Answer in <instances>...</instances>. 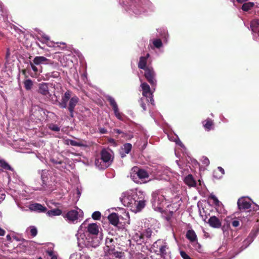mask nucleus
Wrapping results in <instances>:
<instances>
[{"mask_svg": "<svg viewBox=\"0 0 259 259\" xmlns=\"http://www.w3.org/2000/svg\"><path fill=\"white\" fill-rule=\"evenodd\" d=\"M72 92L69 90L67 91L62 97L61 101L59 103V106L61 108L67 107V102L71 98Z\"/></svg>", "mask_w": 259, "mask_h": 259, "instance_id": "nucleus-7", "label": "nucleus"}, {"mask_svg": "<svg viewBox=\"0 0 259 259\" xmlns=\"http://www.w3.org/2000/svg\"><path fill=\"white\" fill-rule=\"evenodd\" d=\"M168 248L166 245H162L160 247L159 250L160 252L162 255H164L166 254V249Z\"/></svg>", "mask_w": 259, "mask_h": 259, "instance_id": "nucleus-39", "label": "nucleus"}, {"mask_svg": "<svg viewBox=\"0 0 259 259\" xmlns=\"http://www.w3.org/2000/svg\"><path fill=\"white\" fill-rule=\"evenodd\" d=\"M95 164L97 166H98V167H99L100 168H103V167H102V166H101L100 167V159H96V160H95Z\"/></svg>", "mask_w": 259, "mask_h": 259, "instance_id": "nucleus-52", "label": "nucleus"}, {"mask_svg": "<svg viewBox=\"0 0 259 259\" xmlns=\"http://www.w3.org/2000/svg\"><path fill=\"white\" fill-rule=\"evenodd\" d=\"M139 198L137 195H128L123 198L124 205L126 204L127 206L131 207L136 211H140L144 208L146 205V201L144 199L138 200Z\"/></svg>", "mask_w": 259, "mask_h": 259, "instance_id": "nucleus-2", "label": "nucleus"}, {"mask_svg": "<svg viewBox=\"0 0 259 259\" xmlns=\"http://www.w3.org/2000/svg\"><path fill=\"white\" fill-rule=\"evenodd\" d=\"M116 117L118 119H120V120H121L122 119V115H121V113H119L117 114H116Z\"/></svg>", "mask_w": 259, "mask_h": 259, "instance_id": "nucleus-54", "label": "nucleus"}, {"mask_svg": "<svg viewBox=\"0 0 259 259\" xmlns=\"http://www.w3.org/2000/svg\"><path fill=\"white\" fill-rule=\"evenodd\" d=\"M33 62L36 65H53L54 64V62L53 61L48 59L44 56H36L33 59Z\"/></svg>", "mask_w": 259, "mask_h": 259, "instance_id": "nucleus-6", "label": "nucleus"}, {"mask_svg": "<svg viewBox=\"0 0 259 259\" xmlns=\"http://www.w3.org/2000/svg\"><path fill=\"white\" fill-rule=\"evenodd\" d=\"M231 224L233 227L236 228L239 226L240 222L237 220H232Z\"/></svg>", "mask_w": 259, "mask_h": 259, "instance_id": "nucleus-43", "label": "nucleus"}, {"mask_svg": "<svg viewBox=\"0 0 259 259\" xmlns=\"http://www.w3.org/2000/svg\"><path fill=\"white\" fill-rule=\"evenodd\" d=\"M56 44L57 45L60 44V45H62V47L61 48L63 49H66V47H67L66 44L65 42H56ZM58 47H60V46L58 45Z\"/></svg>", "mask_w": 259, "mask_h": 259, "instance_id": "nucleus-48", "label": "nucleus"}, {"mask_svg": "<svg viewBox=\"0 0 259 259\" xmlns=\"http://www.w3.org/2000/svg\"><path fill=\"white\" fill-rule=\"evenodd\" d=\"M116 240L107 237L105 241V256L107 258H115L121 259L124 256V252L115 249Z\"/></svg>", "mask_w": 259, "mask_h": 259, "instance_id": "nucleus-1", "label": "nucleus"}, {"mask_svg": "<svg viewBox=\"0 0 259 259\" xmlns=\"http://www.w3.org/2000/svg\"><path fill=\"white\" fill-rule=\"evenodd\" d=\"M186 237L192 242L197 240V236L193 230H189L187 232Z\"/></svg>", "mask_w": 259, "mask_h": 259, "instance_id": "nucleus-23", "label": "nucleus"}, {"mask_svg": "<svg viewBox=\"0 0 259 259\" xmlns=\"http://www.w3.org/2000/svg\"><path fill=\"white\" fill-rule=\"evenodd\" d=\"M107 100L109 102L110 105L112 107L115 115L119 113L120 112L118 109V105L114 99L111 97H109Z\"/></svg>", "mask_w": 259, "mask_h": 259, "instance_id": "nucleus-22", "label": "nucleus"}, {"mask_svg": "<svg viewBox=\"0 0 259 259\" xmlns=\"http://www.w3.org/2000/svg\"><path fill=\"white\" fill-rule=\"evenodd\" d=\"M30 233L32 237H35L37 234V230L34 226L30 227Z\"/></svg>", "mask_w": 259, "mask_h": 259, "instance_id": "nucleus-40", "label": "nucleus"}, {"mask_svg": "<svg viewBox=\"0 0 259 259\" xmlns=\"http://www.w3.org/2000/svg\"><path fill=\"white\" fill-rule=\"evenodd\" d=\"M1 191V190H0V192ZM5 195L4 194H1L0 193V200L1 199H4V198H5Z\"/></svg>", "mask_w": 259, "mask_h": 259, "instance_id": "nucleus-57", "label": "nucleus"}, {"mask_svg": "<svg viewBox=\"0 0 259 259\" xmlns=\"http://www.w3.org/2000/svg\"><path fill=\"white\" fill-rule=\"evenodd\" d=\"M30 209L37 212H46L47 208L39 203H33L30 205Z\"/></svg>", "mask_w": 259, "mask_h": 259, "instance_id": "nucleus-15", "label": "nucleus"}, {"mask_svg": "<svg viewBox=\"0 0 259 259\" xmlns=\"http://www.w3.org/2000/svg\"><path fill=\"white\" fill-rule=\"evenodd\" d=\"M149 57V54H147L146 56L141 57L139 59V62L138 64V67L139 69L145 70L151 66H147V59Z\"/></svg>", "mask_w": 259, "mask_h": 259, "instance_id": "nucleus-13", "label": "nucleus"}, {"mask_svg": "<svg viewBox=\"0 0 259 259\" xmlns=\"http://www.w3.org/2000/svg\"><path fill=\"white\" fill-rule=\"evenodd\" d=\"M144 76L147 81L152 87H155L156 84V80L155 79L156 73L152 67H148L144 70Z\"/></svg>", "mask_w": 259, "mask_h": 259, "instance_id": "nucleus-5", "label": "nucleus"}, {"mask_svg": "<svg viewBox=\"0 0 259 259\" xmlns=\"http://www.w3.org/2000/svg\"><path fill=\"white\" fill-rule=\"evenodd\" d=\"M165 197L158 190L152 193L151 203L153 209L157 211L162 212L163 211L164 202Z\"/></svg>", "mask_w": 259, "mask_h": 259, "instance_id": "nucleus-3", "label": "nucleus"}, {"mask_svg": "<svg viewBox=\"0 0 259 259\" xmlns=\"http://www.w3.org/2000/svg\"><path fill=\"white\" fill-rule=\"evenodd\" d=\"M208 223L210 227L213 228H220L222 226L221 221L214 215L210 217Z\"/></svg>", "mask_w": 259, "mask_h": 259, "instance_id": "nucleus-11", "label": "nucleus"}, {"mask_svg": "<svg viewBox=\"0 0 259 259\" xmlns=\"http://www.w3.org/2000/svg\"><path fill=\"white\" fill-rule=\"evenodd\" d=\"M22 73L24 75L26 74V70H22Z\"/></svg>", "mask_w": 259, "mask_h": 259, "instance_id": "nucleus-61", "label": "nucleus"}, {"mask_svg": "<svg viewBox=\"0 0 259 259\" xmlns=\"http://www.w3.org/2000/svg\"><path fill=\"white\" fill-rule=\"evenodd\" d=\"M47 75L49 77L56 78L60 76V73L58 71H54L52 72L48 73Z\"/></svg>", "mask_w": 259, "mask_h": 259, "instance_id": "nucleus-36", "label": "nucleus"}, {"mask_svg": "<svg viewBox=\"0 0 259 259\" xmlns=\"http://www.w3.org/2000/svg\"><path fill=\"white\" fill-rule=\"evenodd\" d=\"M136 168L138 169L136 171V174L140 179L142 180L149 178V175L146 170L142 168H139L138 167H136Z\"/></svg>", "mask_w": 259, "mask_h": 259, "instance_id": "nucleus-20", "label": "nucleus"}, {"mask_svg": "<svg viewBox=\"0 0 259 259\" xmlns=\"http://www.w3.org/2000/svg\"><path fill=\"white\" fill-rule=\"evenodd\" d=\"M41 40L40 41L41 42H45L46 44L49 43L50 38L48 35L44 34L41 36Z\"/></svg>", "mask_w": 259, "mask_h": 259, "instance_id": "nucleus-38", "label": "nucleus"}, {"mask_svg": "<svg viewBox=\"0 0 259 259\" xmlns=\"http://www.w3.org/2000/svg\"><path fill=\"white\" fill-rule=\"evenodd\" d=\"M173 213H174L173 211H169V214L167 215V216L166 217V219L167 221H170L171 217L173 215Z\"/></svg>", "mask_w": 259, "mask_h": 259, "instance_id": "nucleus-50", "label": "nucleus"}, {"mask_svg": "<svg viewBox=\"0 0 259 259\" xmlns=\"http://www.w3.org/2000/svg\"><path fill=\"white\" fill-rule=\"evenodd\" d=\"M30 64L32 69L33 70V71L34 72L36 73L38 71V69L37 67H36V66H35L36 65H35L33 62L32 63V62H30Z\"/></svg>", "mask_w": 259, "mask_h": 259, "instance_id": "nucleus-44", "label": "nucleus"}, {"mask_svg": "<svg viewBox=\"0 0 259 259\" xmlns=\"http://www.w3.org/2000/svg\"><path fill=\"white\" fill-rule=\"evenodd\" d=\"M88 232L92 235H97L99 233V226L96 223H91L88 225Z\"/></svg>", "mask_w": 259, "mask_h": 259, "instance_id": "nucleus-14", "label": "nucleus"}, {"mask_svg": "<svg viewBox=\"0 0 259 259\" xmlns=\"http://www.w3.org/2000/svg\"><path fill=\"white\" fill-rule=\"evenodd\" d=\"M5 233H6L4 229L0 228V236H4L5 234Z\"/></svg>", "mask_w": 259, "mask_h": 259, "instance_id": "nucleus-53", "label": "nucleus"}, {"mask_svg": "<svg viewBox=\"0 0 259 259\" xmlns=\"http://www.w3.org/2000/svg\"><path fill=\"white\" fill-rule=\"evenodd\" d=\"M141 87L143 91V96L146 98H149L150 102L151 104H152V102H154V100L152 97L150 86L146 82H143L141 84Z\"/></svg>", "mask_w": 259, "mask_h": 259, "instance_id": "nucleus-9", "label": "nucleus"}, {"mask_svg": "<svg viewBox=\"0 0 259 259\" xmlns=\"http://www.w3.org/2000/svg\"><path fill=\"white\" fill-rule=\"evenodd\" d=\"M63 217L69 223L75 224L78 221L80 217H82L78 211L75 209H72L68 211L66 213L63 214Z\"/></svg>", "mask_w": 259, "mask_h": 259, "instance_id": "nucleus-4", "label": "nucleus"}, {"mask_svg": "<svg viewBox=\"0 0 259 259\" xmlns=\"http://www.w3.org/2000/svg\"><path fill=\"white\" fill-rule=\"evenodd\" d=\"M180 254L183 259H192L184 251H181Z\"/></svg>", "mask_w": 259, "mask_h": 259, "instance_id": "nucleus-42", "label": "nucleus"}, {"mask_svg": "<svg viewBox=\"0 0 259 259\" xmlns=\"http://www.w3.org/2000/svg\"><path fill=\"white\" fill-rule=\"evenodd\" d=\"M100 133L102 134H104L107 133V130L105 128H99Z\"/></svg>", "mask_w": 259, "mask_h": 259, "instance_id": "nucleus-51", "label": "nucleus"}, {"mask_svg": "<svg viewBox=\"0 0 259 259\" xmlns=\"http://www.w3.org/2000/svg\"><path fill=\"white\" fill-rule=\"evenodd\" d=\"M66 141V143L67 144H70L72 146H78V147L85 146V145L83 144L82 143H81L80 142H77L72 140L68 139Z\"/></svg>", "mask_w": 259, "mask_h": 259, "instance_id": "nucleus-28", "label": "nucleus"}, {"mask_svg": "<svg viewBox=\"0 0 259 259\" xmlns=\"http://www.w3.org/2000/svg\"><path fill=\"white\" fill-rule=\"evenodd\" d=\"M37 259H42L41 257H39Z\"/></svg>", "mask_w": 259, "mask_h": 259, "instance_id": "nucleus-62", "label": "nucleus"}, {"mask_svg": "<svg viewBox=\"0 0 259 259\" xmlns=\"http://www.w3.org/2000/svg\"><path fill=\"white\" fill-rule=\"evenodd\" d=\"M50 161L54 164H62V161H57L56 160H55V159H51Z\"/></svg>", "mask_w": 259, "mask_h": 259, "instance_id": "nucleus-49", "label": "nucleus"}, {"mask_svg": "<svg viewBox=\"0 0 259 259\" xmlns=\"http://www.w3.org/2000/svg\"><path fill=\"white\" fill-rule=\"evenodd\" d=\"M79 101V98L76 96H73L71 97L69 102L68 110L69 111L70 116L73 117V112L75 107Z\"/></svg>", "mask_w": 259, "mask_h": 259, "instance_id": "nucleus-8", "label": "nucleus"}, {"mask_svg": "<svg viewBox=\"0 0 259 259\" xmlns=\"http://www.w3.org/2000/svg\"><path fill=\"white\" fill-rule=\"evenodd\" d=\"M237 205L240 210H246L250 208L251 207V203L244 198L239 199L237 201Z\"/></svg>", "mask_w": 259, "mask_h": 259, "instance_id": "nucleus-12", "label": "nucleus"}, {"mask_svg": "<svg viewBox=\"0 0 259 259\" xmlns=\"http://www.w3.org/2000/svg\"><path fill=\"white\" fill-rule=\"evenodd\" d=\"M38 93L47 98L50 97L51 95L49 91L48 83H41L38 84Z\"/></svg>", "mask_w": 259, "mask_h": 259, "instance_id": "nucleus-10", "label": "nucleus"}, {"mask_svg": "<svg viewBox=\"0 0 259 259\" xmlns=\"http://www.w3.org/2000/svg\"><path fill=\"white\" fill-rule=\"evenodd\" d=\"M49 128L54 132H59L60 130V127H59L57 124L53 123L49 124Z\"/></svg>", "mask_w": 259, "mask_h": 259, "instance_id": "nucleus-37", "label": "nucleus"}, {"mask_svg": "<svg viewBox=\"0 0 259 259\" xmlns=\"http://www.w3.org/2000/svg\"><path fill=\"white\" fill-rule=\"evenodd\" d=\"M114 133L118 134H122V137H125V134H124L121 130H120L119 129H114Z\"/></svg>", "mask_w": 259, "mask_h": 259, "instance_id": "nucleus-46", "label": "nucleus"}, {"mask_svg": "<svg viewBox=\"0 0 259 259\" xmlns=\"http://www.w3.org/2000/svg\"><path fill=\"white\" fill-rule=\"evenodd\" d=\"M224 174L225 170L221 166H219L217 170L214 171V177L218 178V179L222 178Z\"/></svg>", "mask_w": 259, "mask_h": 259, "instance_id": "nucleus-26", "label": "nucleus"}, {"mask_svg": "<svg viewBox=\"0 0 259 259\" xmlns=\"http://www.w3.org/2000/svg\"><path fill=\"white\" fill-rule=\"evenodd\" d=\"M184 182L189 187H195L196 186V182L192 175H188L184 179Z\"/></svg>", "mask_w": 259, "mask_h": 259, "instance_id": "nucleus-18", "label": "nucleus"}, {"mask_svg": "<svg viewBox=\"0 0 259 259\" xmlns=\"http://www.w3.org/2000/svg\"><path fill=\"white\" fill-rule=\"evenodd\" d=\"M62 210L59 208H55L49 210L47 212L48 215L50 216L60 215L62 214Z\"/></svg>", "mask_w": 259, "mask_h": 259, "instance_id": "nucleus-27", "label": "nucleus"}, {"mask_svg": "<svg viewBox=\"0 0 259 259\" xmlns=\"http://www.w3.org/2000/svg\"><path fill=\"white\" fill-rule=\"evenodd\" d=\"M6 237L8 240H10L11 239V237L10 235H8Z\"/></svg>", "mask_w": 259, "mask_h": 259, "instance_id": "nucleus-59", "label": "nucleus"}, {"mask_svg": "<svg viewBox=\"0 0 259 259\" xmlns=\"http://www.w3.org/2000/svg\"><path fill=\"white\" fill-rule=\"evenodd\" d=\"M24 87L27 91L30 90L33 85L32 81L30 79H27L24 81Z\"/></svg>", "mask_w": 259, "mask_h": 259, "instance_id": "nucleus-29", "label": "nucleus"}, {"mask_svg": "<svg viewBox=\"0 0 259 259\" xmlns=\"http://www.w3.org/2000/svg\"><path fill=\"white\" fill-rule=\"evenodd\" d=\"M99 243H100V241H99V239H98L97 238H96L95 240H94L93 239H92V241H91V244L94 247H96L99 246Z\"/></svg>", "mask_w": 259, "mask_h": 259, "instance_id": "nucleus-41", "label": "nucleus"}, {"mask_svg": "<svg viewBox=\"0 0 259 259\" xmlns=\"http://www.w3.org/2000/svg\"><path fill=\"white\" fill-rule=\"evenodd\" d=\"M101 159L105 163L108 162L111 157V154L106 149H103L101 152Z\"/></svg>", "mask_w": 259, "mask_h": 259, "instance_id": "nucleus-17", "label": "nucleus"}, {"mask_svg": "<svg viewBox=\"0 0 259 259\" xmlns=\"http://www.w3.org/2000/svg\"><path fill=\"white\" fill-rule=\"evenodd\" d=\"M0 166L7 170H11L10 165L4 160H0Z\"/></svg>", "mask_w": 259, "mask_h": 259, "instance_id": "nucleus-31", "label": "nucleus"}, {"mask_svg": "<svg viewBox=\"0 0 259 259\" xmlns=\"http://www.w3.org/2000/svg\"><path fill=\"white\" fill-rule=\"evenodd\" d=\"M110 224L116 226L119 223V218L116 213H112L108 217Z\"/></svg>", "mask_w": 259, "mask_h": 259, "instance_id": "nucleus-19", "label": "nucleus"}, {"mask_svg": "<svg viewBox=\"0 0 259 259\" xmlns=\"http://www.w3.org/2000/svg\"><path fill=\"white\" fill-rule=\"evenodd\" d=\"M250 27L252 31L254 32L258 31L259 30V20L254 19L251 21L250 23Z\"/></svg>", "mask_w": 259, "mask_h": 259, "instance_id": "nucleus-24", "label": "nucleus"}, {"mask_svg": "<svg viewBox=\"0 0 259 259\" xmlns=\"http://www.w3.org/2000/svg\"><path fill=\"white\" fill-rule=\"evenodd\" d=\"M47 252L48 254V255L50 256H52L54 255L53 252L52 251H48Z\"/></svg>", "mask_w": 259, "mask_h": 259, "instance_id": "nucleus-56", "label": "nucleus"}, {"mask_svg": "<svg viewBox=\"0 0 259 259\" xmlns=\"http://www.w3.org/2000/svg\"><path fill=\"white\" fill-rule=\"evenodd\" d=\"M203 162L204 164H208L209 163V161L207 158H205L203 160Z\"/></svg>", "mask_w": 259, "mask_h": 259, "instance_id": "nucleus-55", "label": "nucleus"}, {"mask_svg": "<svg viewBox=\"0 0 259 259\" xmlns=\"http://www.w3.org/2000/svg\"><path fill=\"white\" fill-rule=\"evenodd\" d=\"M101 213L100 211H95L92 213V217L94 220H99L101 219Z\"/></svg>", "mask_w": 259, "mask_h": 259, "instance_id": "nucleus-35", "label": "nucleus"}, {"mask_svg": "<svg viewBox=\"0 0 259 259\" xmlns=\"http://www.w3.org/2000/svg\"><path fill=\"white\" fill-rule=\"evenodd\" d=\"M152 233V231L151 229L147 228L145 229L142 233L140 234V238L144 239V238H149L151 237Z\"/></svg>", "mask_w": 259, "mask_h": 259, "instance_id": "nucleus-25", "label": "nucleus"}, {"mask_svg": "<svg viewBox=\"0 0 259 259\" xmlns=\"http://www.w3.org/2000/svg\"><path fill=\"white\" fill-rule=\"evenodd\" d=\"M140 105H141V107L143 108V109L144 110H146V104L144 103V102L142 99H141L140 100Z\"/></svg>", "mask_w": 259, "mask_h": 259, "instance_id": "nucleus-47", "label": "nucleus"}, {"mask_svg": "<svg viewBox=\"0 0 259 259\" xmlns=\"http://www.w3.org/2000/svg\"><path fill=\"white\" fill-rule=\"evenodd\" d=\"M154 46L156 48H160L162 46V42L160 39H156L153 41Z\"/></svg>", "mask_w": 259, "mask_h": 259, "instance_id": "nucleus-33", "label": "nucleus"}, {"mask_svg": "<svg viewBox=\"0 0 259 259\" xmlns=\"http://www.w3.org/2000/svg\"><path fill=\"white\" fill-rule=\"evenodd\" d=\"M10 55H11L10 50L9 48H7V52H6V60L7 62L9 61V59L10 57Z\"/></svg>", "mask_w": 259, "mask_h": 259, "instance_id": "nucleus-45", "label": "nucleus"}, {"mask_svg": "<svg viewBox=\"0 0 259 259\" xmlns=\"http://www.w3.org/2000/svg\"><path fill=\"white\" fill-rule=\"evenodd\" d=\"M132 137H133L132 136V137H130L129 139H131Z\"/></svg>", "mask_w": 259, "mask_h": 259, "instance_id": "nucleus-64", "label": "nucleus"}, {"mask_svg": "<svg viewBox=\"0 0 259 259\" xmlns=\"http://www.w3.org/2000/svg\"><path fill=\"white\" fill-rule=\"evenodd\" d=\"M51 259H57V258L56 255H54L53 256H51Z\"/></svg>", "mask_w": 259, "mask_h": 259, "instance_id": "nucleus-60", "label": "nucleus"}, {"mask_svg": "<svg viewBox=\"0 0 259 259\" xmlns=\"http://www.w3.org/2000/svg\"><path fill=\"white\" fill-rule=\"evenodd\" d=\"M209 198L213 201V203L215 206H220V202L219 201V200H218V199L215 195H214L213 194H211L209 196Z\"/></svg>", "mask_w": 259, "mask_h": 259, "instance_id": "nucleus-34", "label": "nucleus"}, {"mask_svg": "<svg viewBox=\"0 0 259 259\" xmlns=\"http://www.w3.org/2000/svg\"><path fill=\"white\" fill-rule=\"evenodd\" d=\"M107 100L109 102L110 105L112 107L115 115L119 113L120 112L118 109V105L114 99L111 97H109Z\"/></svg>", "mask_w": 259, "mask_h": 259, "instance_id": "nucleus-21", "label": "nucleus"}, {"mask_svg": "<svg viewBox=\"0 0 259 259\" xmlns=\"http://www.w3.org/2000/svg\"><path fill=\"white\" fill-rule=\"evenodd\" d=\"M202 123L205 130L207 131H209L214 128L213 120L210 118H207L206 120L203 121Z\"/></svg>", "mask_w": 259, "mask_h": 259, "instance_id": "nucleus-16", "label": "nucleus"}, {"mask_svg": "<svg viewBox=\"0 0 259 259\" xmlns=\"http://www.w3.org/2000/svg\"><path fill=\"white\" fill-rule=\"evenodd\" d=\"M254 4L253 3L249 2L244 3L242 6V9L244 11H247L252 8Z\"/></svg>", "mask_w": 259, "mask_h": 259, "instance_id": "nucleus-30", "label": "nucleus"}, {"mask_svg": "<svg viewBox=\"0 0 259 259\" xmlns=\"http://www.w3.org/2000/svg\"><path fill=\"white\" fill-rule=\"evenodd\" d=\"M238 3H243V2L246 1L247 0H236Z\"/></svg>", "mask_w": 259, "mask_h": 259, "instance_id": "nucleus-58", "label": "nucleus"}, {"mask_svg": "<svg viewBox=\"0 0 259 259\" xmlns=\"http://www.w3.org/2000/svg\"><path fill=\"white\" fill-rule=\"evenodd\" d=\"M132 145L130 143H126L123 145V150L126 154H128L131 151Z\"/></svg>", "mask_w": 259, "mask_h": 259, "instance_id": "nucleus-32", "label": "nucleus"}, {"mask_svg": "<svg viewBox=\"0 0 259 259\" xmlns=\"http://www.w3.org/2000/svg\"><path fill=\"white\" fill-rule=\"evenodd\" d=\"M110 259H116V258H110Z\"/></svg>", "mask_w": 259, "mask_h": 259, "instance_id": "nucleus-63", "label": "nucleus"}]
</instances>
